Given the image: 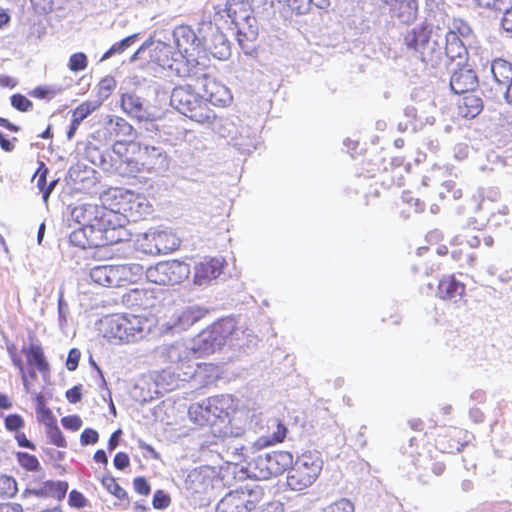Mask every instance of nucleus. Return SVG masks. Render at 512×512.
I'll return each mask as SVG.
<instances>
[{"label": "nucleus", "mask_w": 512, "mask_h": 512, "mask_svg": "<svg viewBox=\"0 0 512 512\" xmlns=\"http://www.w3.org/2000/svg\"><path fill=\"white\" fill-rule=\"evenodd\" d=\"M465 437L466 431L453 427L438 434L435 439V447L441 453L452 454L460 452L465 446Z\"/></svg>", "instance_id": "obj_16"}, {"label": "nucleus", "mask_w": 512, "mask_h": 512, "mask_svg": "<svg viewBox=\"0 0 512 512\" xmlns=\"http://www.w3.org/2000/svg\"><path fill=\"white\" fill-rule=\"evenodd\" d=\"M495 81L502 87L512 81V64L503 59H495L491 64Z\"/></svg>", "instance_id": "obj_26"}, {"label": "nucleus", "mask_w": 512, "mask_h": 512, "mask_svg": "<svg viewBox=\"0 0 512 512\" xmlns=\"http://www.w3.org/2000/svg\"><path fill=\"white\" fill-rule=\"evenodd\" d=\"M96 106L93 105L92 102L85 101L78 105L72 111V119L75 123H81L85 118H87L94 110Z\"/></svg>", "instance_id": "obj_35"}, {"label": "nucleus", "mask_w": 512, "mask_h": 512, "mask_svg": "<svg viewBox=\"0 0 512 512\" xmlns=\"http://www.w3.org/2000/svg\"><path fill=\"white\" fill-rule=\"evenodd\" d=\"M42 421L45 425V432L49 442L56 447L65 448L67 446V441L57 425L56 418L49 409L43 412Z\"/></svg>", "instance_id": "obj_22"}, {"label": "nucleus", "mask_w": 512, "mask_h": 512, "mask_svg": "<svg viewBox=\"0 0 512 512\" xmlns=\"http://www.w3.org/2000/svg\"><path fill=\"white\" fill-rule=\"evenodd\" d=\"M462 95L463 96L458 101V115L466 119L476 117L483 109L481 98L473 92Z\"/></svg>", "instance_id": "obj_21"}, {"label": "nucleus", "mask_w": 512, "mask_h": 512, "mask_svg": "<svg viewBox=\"0 0 512 512\" xmlns=\"http://www.w3.org/2000/svg\"><path fill=\"white\" fill-rule=\"evenodd\" d=\"M72 215L80 225L70 234V242L82 249L99 248L120 241L117 230L100 219L97 205L74 208Z\"/></svg>", "instance_id": "obj_2"}, {"label": "nucleus", "mask_w": 512, "mask_h": 512, "mask_svg": "<svg viewBox=\"0 0 512 512\" xmlns=\"http://www.w3.org/2000/svg\"><path fill=\"white\" fill-rule=\"evenodd\" d=\"M102 485L109 493L118 498L119 500L127 499V492L120 486L117 480L112 476H106L102 479Z\"/></svg>", "instance_id": "obj_34"}, {"label": "nucleus", "mask_w": 512, "mask_h": 512, "mask_svg": "<svg viewBox=\"0 0 512 512\" xmlns=\"http://www.w3.org/2000/svg\"><path fill=\"white\" fill-rule=\"evenodd\" d=\"M165 263L168 285L180 284L189 277V264L179 260L165 261Z\"/></svg>", "instance_id": "obj_25"}, {"label": "nucleus", "mask_w": 512, "mask_h": 512, "mask_svg": "<svg viewBox=\"0 0 512 512\" xmlns=\"http://www.w3.org/2000/svg\"><path fill=\"white\" fill-rule=\"evenodd\" d=\"M15 439L20 447L35 450V445L30 440H28L25 433L20 431L16 432Z\"/></svg>", "instance_id": "obj_54"}, {"label": "nucleus", "mask_w": 512, "mask_h": 512, "mask_svg": "<svg viewBox=\"0 0 512 512\" xmlns=\"http://www.w3.org/2000/svg\"><path fill=\"white\" fill-rule=\"evenodd\" d=\"M292 14L305 15L309 12V2L306 0H277Z\"/></svg>", "instance_id": "obj_33"}, {"label": "nucleus", "mask_w": 512, "mask_h": 512, "mask_svg": "<svg viewBox=\"0 0 512 512\" xmlns=\"http://www.w3.org/2000/svg\"><path fill=\"white\" fill-rule=\"evenodd\" d=\"M441 29L435 31L427 25H419L409 30L404 41L409 49L420 54L421 60L431 66L441 62L442 46L439 44Z\"/></svg>", "instance_id": "obj_5"}, {"label": "nucleus", "mask_w": 512, "mask_h": 512, "mask_svg": "<svg viewBox=\"0 0 512 512\" xmlns=\"http://www.w3.org/2000/svg\"><path fill=\"white\" fill-rule=\"evenodd\" d=\"M323 459L317 451H304L289 467L287 485L293 491H303L312 486L321 474Z\"/></svg>", "instance_id": "obj_4"}, {"label": "nucleus", "mask_w": 512, "mask_h": 512, "mask_svg": "<svg viewBox=\"0 0 512 512\" xmlns=\"http://www.w3.org/2000/svg\"><path fill=\"white\" fill-rule=\"evenodd\" d=\"M22 352L26 356L27 363L34 366L43 376L50 373V365L40 344H30L28 347H23Z\"/></svg>", "instance_id": "obj_20"}, {"label": "nucleus", "mask_w": 512, "mask_h": 512, "mask_svg": "<svg viewBox=\"0 0 512 512\" xmlns=\"http://www.w3.org/2000/svg\"><path fill=\"white\" fill-rule=\"evenodd\" d=\"M239 408L232 396H212L189 407V419L200 428H207L211 444L241 437L245 430L237 421Z\"/></svg>", "instance_id": "obj_1"}, {"label": "nucleus", "mask_w": 512, "mask_h": 512, "mask_svg": "<svg viewBox=\"0 0 512 512\" xmlns=\"http://www.w3.org/2000/svg\"><path fill=\"white\" fill-rule=\"evenodd\" d=\"M470 33V28L462 21H455L453 26L443 35L440 32L439 44L442 46L441 61L444 57L449 62L457 61V65L464 64L468 51L462 41Z\"/></svg>", "instance_id": "obj_9"}, {"label": "nucleus", "mask_w": 512, "mask_h": 512, "mask_svg": "<svg viewBox=\"0 0 512 512\" xmlns=\"http://www.w3.org/2000/svg\"><path fill=\"white\" fill-rule=\"evenodd\" d=\"M208 313V310L199 306H191L184 309L179 315V323L184 326H192L196 322L203 319Z\"/></svg>", "instance_id": "obj_29"}, {"label": "nucleus", "mask_w": 512, "mask_h": 512, "mask_svg": "<svg viewBox=\"0 0 512 512\" xmlns=\"http://www.w3.org/2000/svg\"><path fill=\"white\" fill-rule=\"evenodd\" d=\"M453 248L450 251L451 258L454 260L458 268H464L466 266H472L474 263V256L470 253L467 245L452 244Z\"/></svg>", "instance_id": "obj_28"}, {"label": "nucleus", "mask_w": 512, "mask_h": 512, "mask_svg": "<svg viewBox=\"0 0 512 512\" xmlns=\"http://www.w3.org/2000/svg\"><path fill=\"white\" fill-rule=\"evenodd\" d=\"M88 66V58L85 53L77 52L70 56L68 61V68L72 72L83 71Z\"/></svg>", "instance_id": "obj_37"}, {"label": "nucleus", "mask_w": 512, "mask_h": 512, "mask_svg": "<svg viewBox=\"0 0 512 512\" xmlns=\"http://www.w3.org/2000/svg\"><path fill=\"white\" fill-rule=\"evenodd\" d=\"M10 99L11 105L20 112H28L33 107V103L20 93L13 94Z\"/></svg>", "instance_id": "obj_39"}, {"label": "nucleus", "mask_w": 512, "mask_h": 512, "mask_svg": "<svg viewBox=\"0 0 512 512\" xmlns=\"http://www.w3.org/2000/svg\"><path fill=\"white\" fill-rule=\"evenodd\" d=\"M166 238L167 234L164 232L147 233L140 241V248L146 254H161L167 250V247L164 245Z\"/></svg>", "instance_id": "obj_24"}, {"label": "nucleus", "mask_w": 512, "mask_h": 512, "mask_svg": "<svg viewBox=\"0 0 512 512\" xmlns=\"http://www.w3.org/2000/svg\"><path fill=\"white\" fill-rule=\"evenodd\" d=\"M99 440V434L96 430L92 428H86L82 431L80 435L81 445L86 446L89 444H95Z\"/></svg>", "instance_id": "obj_45"}, {"label": "nucleus", "mask_w": 512, "mask_h": 512, "mask_svg": "<svg viewBox=\"0 0 512 512\" xmlns=\"http://www.w3.org/2000/svg\"><path fill=\"white\" fill-rule=\"evenodd\" d=\"M172 500L170 495L162 490L158 489L154 492L153 499H152V505L155 509L163 510L170 506Z\"/></svg>", "instance_id": "obj_38"}, {"label": "nucleus", "mask_w": 512, "mask_h": 512, "mask_svg": "<svg viewBox=\"0 0 512 512\" xmlns=\"http://www.w3.org/2000/svg\"><path fill=\"white\" fill-rule=\"evenodd\" d=\"M165 261L157 263L155 266L148 268L146 272L147 279L158 285H168Z\"/></svg>", "instance_id": "obj_31"}, {"label": "nucleus", "mask_w": 512, "mask_h": 512, "mask_svg": "<svg viewBox=\"0 0 512 512\" xmlns=\"http://www.w3.org/2000/svg\"><path fill=\"white\" fill-rule=\"evenodd\" d=\"M130 192L121 188L109 189L101 196V205H97L100 219L117 231L122 228L128 201L131 199Z\"/></svg>", "instance_id": "obj_7"}, {"label": "nucleus", "mask_w": 512, "mask_h": 512, "mask_svg": "<svg viewBox=\"0 0 512 512\" xmlns=\"http://www.w3.org/2000/svg\"><path fill=\"white\" fill-rule=\"evenodd\" d=\"M221 345V337L215 329H208L198 334L191 354L196 358L204 354H211L217 346Z\"/></svg>", "instance_id": "obj_19"}, {"label": "nucleus", "mask_w": 512, "mask_h": 512, "mask_svg": "<svg viewBox=\"0 0 512 512\" xmlns=\"http://www.w3.org/2000/svg\"><path fill=\"white\" fill-rule=\"evenodd\" d=\"M130 196L131 199L128 201L124 218H132L134 221H137L151 212V206L144 196L132 191Z\"/></svg>", "instance_id": "obj_23"}, {"label": "nucleus", "mask_w": 512, "mask_h": 512, "mask_svg": "<svg viewBox=\"0 0 512 512\" xmlns=\"http://www.w3.org/2000/svg\"><path fill=\"white\" fill-rule=\"evenodd\" d=\"M68 504H69V506H71L73 508L81 509V508L89 506V501L83 495V493H81L80 491H78L76 489H73L69 492Z\"/></svg>", "instance_id": "obj_41"}, {"label": "nucleus", "mask_w": 512, "mask_h": 512, "mask_svg": "<svg viewBox=\"0 0 512 512\" xmlns=\"http://www.w3.org/2000/svg\"><path fill=\"white\" fill-rule=\"evenodd\" d=\"M91 280L104 287H119L130 283V269L126 265H98L90 270Z\"/></svg>", "instance_id": "obj_14"}, {"label": "nucleus", "mask_w": 512, "mask_h": 512, "mask_svg": "<svg viewBox=\"0 0 512 512\" xmlns=\"http://www.w3.org/2000/svg\"><path fill=\"white\" fill-rule=\"evenodd\" d=\"M47 175H48V168L45 165L44 162H40L39 166L34 174V178L36 179V185L40 192L45 188L47 184Z\"/></svg>", "instance_id": "obj_43"}, {"label": "nucleus", "mask_w": 512, "mask_h": 512, "mask_svg": "<svg viewBox=\"0 0 512 512\" xmlns=\"http://www.w3.org/2000/svg\"><path fill=\"white\" fill-rule=\"evenodd\" d=\"M477 85V76L471 69L459 68L453 72L450 78L451 90L456 94L473 92Z\"/></svg>", "instance_id": "obj_17"}, {"label": "nucleus", "mask_w": 512, "mask_h": 512, "mask_svg": "<svg viewBox=\"0 0 512 512\" xmlns=\"http://www.w3.org/2000/svg\"><path fill=\"white\" fill-rule=\"evenodd\" d=\"M500 26L507 34L512 36V3L502 15Z\"/></svg>", "instance_id": "obj_48"}, {"label": "nucleus", "mask_w": 512, "mask_h": 512, "mask_svg": "<svg viewBox=\"0 0 512 512\" xmlns=\"http://www.w3.org/2000/svg\"><path fill=\"white\" fill-rule=\"evenodd\" d=\"M121 107L123 111L131 117L139 120L144 118L141 98L133 93H125L122 95Z\"/></svg>", "instance_id": "obj_27"}, {"label": "nucleus", "mask_w": 512, "mask_h": 512, "mask_svg": "<svg viewBox=\"0 0 512 512\" xmlns=\"http://www.w3.org/2000/svg\"><path fill=\"white\" fill-rule=\"evenodd\" d=\"M175 42L178 53L186 66L184 74H195L200 65V58L204 54L196 34L189 27H180L175 32Z\"/></svg>", "instance_id": "obj_10"}, {"label": "nucleus", "mask_w": 512, "mask_h": 512, "mask_svg": "<svg viewBox=\"0 0 512 512\" xmlns=\"http://www.w3.org/2000/svg\"><path fill=\"white\" fill-rule=\"evenodd\" d=\"M232 461L235 464H241L247 460V449L244 445L234 447L231 451Z\"/></svg>", "instance_id": "obj_50"}, {"label": "nucleus", "mask_w": 512, "mask_h": 512, "mask_svg": "<svg viewBox=\"0 0 512 512\" xmlns=\"http://www.w3.org/2000/svg\"><path fill=\"white\" fill-rule=\"evenodd\" d=\"M216 104L217 102L226 103L225 100L214 99L213 94H210V99L196 93L191 85H180L172 90L170 103L181 114L185 115L192 121L201 124H212L216 115L213 109L210 108V103Z\"/></svg>", "instance_id": "obj_3"}, {"label": "nucleus", "mask_w": 512, "mask_h": 512, "mask_svg": "<svg viewBox=\"0 0 512 512\" xmlns=\"http://www.w3.org/2000/svg\"><path fill=\"white\" fill-rule=\"evenodd\" d=\"M505 87H506L505 98L509 104H512V81L509 84H507Z\"/></svg>", "instance_id": "obj_64"}, {"label": "nucleus", "mask_w": 512, "mask_h": 512, "mask_svg": "<svg viewBox=\"0 0 512 512\" xmlns=\"http://www.w3.org/2000/svg\"><path fill=\"white\" fill-rule=\"evenodd\" d=\"M271 426L269 428H275L270 435L259 437L252 445V449L261 450L270 446L281 444L285 441L288 428L284 422L279 418H273L270 420Z\"/></svg>", "instance_id": "obj_18"}, {"label": "nucleus", "mask_w": 512, "mask_h": 512, "mask_svg": "<svg viewBox=\"0 0 512 512\" xmlns=\"http://www.w3.org/2000/svg\"><path fill=\"white\" fill-rule=\"evenodd\" d=\"M103 326L107 339L129 343L143 336L147 319L139 315L114 314L105 318Z\"/></svg>", "instance_id": "obj_6"}, {"label": "nucleus", "mask_w": 512, "mask_h": 512, "mask_svg": "<svg viewBox=\"0 0 512 512\" xmlns=\"http://www.w3.org/2000/svg\"><path fill=\"white\" fill-rule=\"evenodd\" d=\"M57 180H52L48 185L46 184L45 188L42 190V197H43V200L45 203L48 202V199L52 193V191L54 190L56 184H57Z\"/></svg>", "instance_id": "obj_57"}, {"label": "nucleus", "mask_w": 512, "mask_h": 512, "mask_svg": "<svg viewBox=\"0 0 512 512\" xmlns=\"http://www.w3.org/2000/svg\"><path fill=\"white\" fill-rule=\"evenodd\" d=\"M138 34H133L130 36L125 37L119 42H116L112 45V51H115L116 53H122L127 48H129L137 39Z\"/></svg>", "instance_id": "obj_47"}, {"label": "nucleus", "mask_w": 512, "mask_h": 512, "mask_svg": "<svg viewBox=\"0 0 512 512\" xmlns=\"http://www.w3.org/2000/svg\"><path fill=\"white\" fill-rule=\"evenodd\" d=\"M12 407V402L10 398L0 392V409H10Z\"/></svg>", "instance_id": "obj_61"}, {"label": "nucleus", "mask_w": 512, "mask_h": 512, "mask_svg": "<svg viewBox=\"0 0 512 512\" xmlns=\"http://www.w3.org/2000/svg\"><path fill=\"white\" fill-rule=\"evenodd\" d=\"M113 462L114 466L119 470H123L130 465L129 456L124 452H118L115 455Z\"/></svg>", "instance_id": "obj_52"}, {"label": "nucleus", "mask_w": 512, "mask_h": 512, "mask_svg": "<svg viewBox=\"0 0 512 512\" xmlns=\"http://www.w3.org/2000/svg\"><path fill=\"white\" fill-rule=\"evenodd\" d=\"M68 484L63 481L43 480L33 477L27 481L23 491V497H34L37 499L54 498L61 500L65 497Z\"/></svg>", "instance_id": "obj_13"}, {"label": "nucleus", "mask_w": 512, "mask_h": 512, "mask_svg": "<svg viewBox=\"0 0 512 512\" xmlns=\"http://www.w3.org/2000/svg\"><path fill=\"white\" fill-rule=\"evenodd\" d=\"M18 491L16 480L8 475H0V498H12Z\"/></svg>", "instance_id": "obj_32"}, {"label": "nucleus", "mask_w": 512, "mask_h": 512, "mask_svg": "<svg viewBox=\"0 0 512 512\" xmlns=\"http://www.w3.org/2000/svg\"><path fill=\"white\" fill-rule=\"evenodd\" d=\"M10 22V16L7 10L0 8V28H3Z\"/></svg>", "instance_id": "obj_63"}, {"label": "nucleus", "mask_w": 512, "mask_h": 512, "mask_svg": "<svg viewBox=\"0 0 512 512\" xmlns=\"http://www.w3.org/2000/svg\"><path fill=\"white\" fill-rule=\"evenodd\" d=\"M409 425L410 427L415 430V431H422L424 429V423L421 419L419 418H416V419H411L409 421Z\"/></svg>", "instance_id": "obj_62"}, {"label": "nucleus", "mask_w": 512, "mask_h": 512, "mask_svg": "<svg viewBox=\"0 0 512 512\" xmlns=\"http://www.w3.org/2000/svg\"><path fill=\"white\" fill-rule=\"evenodd\" d=\"M466 296V285L454 274H445L439 279L436 297L444 302L458 303Z\"/></svg>", "instance_id": "obj_15"}, {"label": "nucleus", "mask_w": 512, "mask_h": 512, "mask_svg": "<svg viewBox=\"0 0 512 512\" xmlns=\"http://www.w3.org/2000/svg\"><path fill=\"white\" fill-rule=\"evenodd\" d=\"M293 463L292 453L284 450L258 455L248 467L256 479H270L282 475Z\"/></svg>", "instance_id": "obj_8"}, {"label": "nucleus", "mask_w": 512, "mask_h": 512, "mask_svg": "<svg viewBox=\"0 0 512 512\" xmlns=\"http://www.w3.org/2000/svg\"><path fill=\"white\" fill-rule=\"evenodd\" d=\"M49 93H50V91L47 88L38 86L30 92V95L35 98L43 99V98L47 97L49 95Z\"/></svg>", "instance_id": "obj_56"}, {"label": "nucleus", "mask_w": 512, "mask_h": 512, "mask_svg": "<svg viewBox=\"0 0 512 512\" xmlns=\"http://www.w3.org/2000/svg\"><path fill=\"white\" fill-rule=\"evenodd\" d=\"M81 385H76L66 391V398L70 403H77L81 400Z\"/></svg>", "instance_id": "obj_53"}, {"label": "nucleus", "mask_w": 512, "mask_h": 512, "mask_svg": "<svg viewBox=\"0 0 512 512\" xmlns=\"http://www.w3.org/2000/svg\"><path fill=\"white\" fill-rule=\"evenodd\" d=\"M322 512H354V506L349 500L340 499L325 507Z\"/></svg>", "instance_id": "obj_42"}, {"label": "nucleus", "mask_w": 512, "mask_h": 512, "mask_svg": "<svg viewBox=\"0 0 512 512\" xmlns=\"http://www.w3.org/2000/svg\"><path fill=\"white\" fill-rule=\"evenodd\" d=\"M16 458L19 465L28 471H36L40 467L37 457L29 453L17 452Z\"/></svg>", "instance_id": "obj_36"}, {"label": "nucleus", "mask_w": 512, "mask_h": 512, "mask_svg": "<svg viewBox=\"0 0 512 512\" xmlns=\"http://www.w3.org/2000/svg\"><path fill=\"white\" fill-rule=\"evenodd\" d=\"M121 434V430L118 429L114 433L111 434L109 440H108V449L110 451H113L119 444L118 437Z\"/></svg>", "instance_id": "obj_58"}, {"label": "nucleus", "mask_w": 512, "mask_h": 512, "mask_svg": "<svg viewBox=\"0 0 512 512\" xmlns=\"http://www.w3.org/2000/svg\"><path fill=\"white\" fill-rule=\"evenodd\" d=\"M14 142H17V138L13 137L12 140H9L4 137L2 132L0 131V147L5 152H12L15 148Z\"/></svg>", "instance_id": "obj_55"}, {"label": "nucleus", "mask_w": 512, "mask_h": 512, "mask_svg": "<svg viewBox=\"0 0 512 512\" xmlns=\"http://www.w3.org/2000/svg\"><path fill=\"white\" fill-rule=\"evenodd\" d=\"M10 356L14 366L19 369L24 388L28 392L30 383L37 380V373L34 368L26 371L22 359L15 352H11Z\"/></svg>", "instance_id": "obj_30"}, {"label": "nucleus", "mask_w": 512, "mask_h": 512, "mask_svg": "<svg viewBox=\"0 0 512 512\" xmlns=\"http://www.w3.org/2000/svg\"><path fill=\"white\" fill-rule=\"evenodd\" d=\"M93 458H94L95 462H97V463H100L103 465H107V463H108L107 455H106L105 451L102 449L97 450L94 453Z\"/></svg>", "instance_id": "obj_60"}, {"label": "nucleus", "mask_w": 512, "mask_h": 512, "mask_svg": "<svg viewBox=\"0 0 512 512\" xmlns=\"http://www.w3.org/2000/svg\"><path fill=\"white\" fill-rule=\"evenodd\" d=\"M81 353L78 349L72 348L66 360V367L69 371H74L77 369L79 361H80Z\"/></svg>", "instance_id": "obj_49"}, {"label": "nucleus", "mask_w": 512, "mask_h": 512, "mask_svg": "<svg viewBox=\"0 0 512 512\" xmlns=\"http://www.w3.org/2000/svg\"><path fill=\"white\" fill-rule=\"evenodd\" d=\"M62 425L69 430L77 431L82 426V420L78 415H69L61 419Z\"/></svg>", "instance_id": "obj_46"}, {"label": "nucleus", "mask_w": 512, "mask_h": 512, "mask_svg": "<svg viewBox=\"0 0 512 512\" xmlns=\"http://www.w3.org/2000/svg\"><path fill=\"white\" fill-rule=\"evenodd\" d=\"M480 8L489 10H501L506 4L505 0H475Z\"/></svg>", "instance_id": "obj_51"}, {"label": "nucleus", "mask_w": 512, "mask_h": 512, "mask_svg": "<svg viewBox=\"0 0 512 512\" xmlns=\"http://www.w3.org/2000/svg\"><path fill=\"white\" fill-rule=\"evenodd\" d=\"M0 127H3L11 132H18L20 130V127L11 123L6 118L0 117Z\"/></svg>", "instance_id": "obj_59"}, {"label": "nucleus", "mask_w": 512, "mask_h": 512, "mask_svg": "<svg viewBox=\"0 0 512 512\" xmlns=\"http://www.w3.org/2000/svg\"><path fill=\"white\" fill-rule=\"evenodd\" d=\"M226 267L227 261L223 256H205L193 266V283L197 286L210 285Z\"/></svg>", "instance_id": "obj_12"}, {"label": "nucleus", "mask_w": 512, "mask_h": 512, "mask_svg": "<svg viewBox=\"0 0 512 512\" xmlns=\"http://www.w3.org/2000/svg\"><path fill=\"white\" fill-rule=\"evenodd\" d=\"M5 428L10 432H19L25 425L24 419L19 414H9L4 419Z\"/></svg>", "instance_id": "obj_40"}, {"label": "nucleus", "mask_w": 512, "mask_h": 512, "mask_svg": "<svg viewBox=\"0 0 512 512\" xmlns=\"http://www.w3.org/2000/svg\"><path fill=\"white\" fill-rule=\"evenodd\" d=\"M133 488L138 494L142 496H148L151 492V486L147 479L143 476L136 477L133 480Z\"/></svg>", "instance_id": "obj_44"}, {"label": "nucleus", "mask_w": 512, "mask_h": 512, "mask_svg": "<svg viewBox=\"0 0 512 512\" xmlns=\"http://www.w3.org/2000/svg\"><path fill=\"white\" fill-rule=\"evenodd\" d=\"M261 493L250 489H239L228 493L218 504L217 512H251L257 508Z\"/></svg>", "instance_id": "obj_11"}]
</instances>
